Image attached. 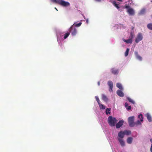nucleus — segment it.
<instances>
[{"label": "nucleus", "instance_id": "nucleus-17", "mask_svg": "<svg viewBox=\"0 0 152 152\" xmlns=\"http://www.w3.org/2000/svg\"><path fill=\"white\" fill-rule=\"evenodd\" d=\"M122 90H117V94L118 95H124V93L122 91Z\"/></svg>", "mask_w": 152, "mask_h": 152}, {"label": "nucleus", "instance_id": "nucleus-38", "mask_svg": "<svg viewBox=\"0 0 152 152\" xmlns=\"http://www.w3.org/2000/svg\"><path fill=\"white\" fill-rule=\"evenodd\" d=\"M98 86H99V85H100V82H98Z\"/></svg>", "mask_w": 152, "mask_h": 152}, {"label": "nucleus", "instance_id": "nucleus-40", "mask_svg": "<svg viewBox=\"0 0 152 152\" xmlns=\"http://www.w3.org/2000/svg\"><path fill=\"white\" fill-rule=\"evenodd\" d=\"M55 9L57 10V11H58V10L56 8V7H55Z\"/></svg>", "mask_w": 152, "mask_h": 152}, {"label": "nucleus", "instance_id": "nucleus-1", "mask_svg": "<svg viewBox=\"0 0 152 152\" xmlns=\"http://www.w3.org/2000/svg\"><path fill=\"white\" fill-rule=\"evenodd\" d=\"M51 1L53 2L59 4L63 6L66 7L70 5L69 2L63 0H51Z\"/></svg>", "mask_w": 152, "mask_h": 152}, {"label": "nucleus", "instance_id": "nucleus-24", "mask_svg": "<svg viewBox=\"0 0 152 152\" xmlns=\"http://www.w3.org/2000/svg\"><path fill=\"white\" fill-rule=\"evenodd\" d=\"M110 108H107L106 109V110L105 111V113L107 115H108L110 113Z\"/></svg>", "mask_w": 152, "mask_h": 152}, {"label": "nucleus", "instance_id": "nucleus-23", "mask_svg": "<svg viewBox=\"0 0 152 152\" xmlns=\"http://www.w3.org/2000/svg\"><path fill=\"white\" fill-rule=\"evenodd\" d=\"M148 28L151 30H152V23H150L148 24L147 26Z\"/></svg>", "mask_w": 152, "mask_h": 152}, {"label": "nucleus", "instance_id": "nucleus-37", "mask_svg": "<svg viewBox=\"0 0 152 152\" xmlns=\"http://www.w3.org/2000/svg\"><path fill=\"white\" fill-rule=\"evenodd\" d=\"M95 1L98 2H101V0H95Z\"/></svg>", "mask_w": 152, "mask_h": 152}, {"label": "nucleus", "instance_id": "nucleus-20", "mask_svg": "<svg viewBox=\"0 0 152 152\" xmlns=\"http://www.w3.org/2000/svg\"><path fill=\"white\" fill-rule=\"evenodd\" d=\"M141 125V123L140 122V121H139V120H138L136 122H134V126H137L138 125Z\"/></svg>", "mask_w": 152, "mask_h": 152}, {"label": "nucleus", "instance_id": "nucleus-16", "mask_svg": "<svg viewBox=\"0 0 152 152\" xmlns=\"http://www.w3.org/2000/svg\"><path fill=\"white\" fill-rule=\"evenodd\" d=\"M112 3L113 4L115 7L117 9H118L120 8V6L118 4L116 3V2L115 1H113Z\"/></svg>", "mask_w": 152, "mask_h": 152}, {"label": "nucleus", "instance_id": "nucleus-30", "mask_svg": "<svg viewBox=\"0 0 152 152\" xmlns=\"http://www.w3.org/2000/svg\"><path fill=\"white\" fill-rule=\"evenodd\" d=\"M96 101H97L98 104H99L100 103V100L99 99V98L97 96H96Z\"/></svg>", "mask_w": 152, "mask_h": 152}, {"label": "nucleus", "instance_id": "nucleus-8", "mask_svg": "<svg viewBox=\"0 0 152 152\" xmlns=\"http://www.w3.org/2000/svg\"><path fill=\"white\" fill-rule=\"evenodd\" d=\"M124 123V121L123 120H120L117 123L116 125V127L117 128H119L121 127L123 125Z\"/></svg>", "mask_w": 152, "mask_h": 152}, {"label": "nucleus", "instance_id": "nucleus-14", "mask_svg": "<svg viewBox=\"0 0 152 152\" xmlns=\"http://www.w3.org/2000/svg\"><path fill=\"white\" fill-rule=\"evenodd\" d=\"M133 138L132 137H129L127 139V142L128 143L130 144L132 143Z\"/></svg>", "mask_w": 152, "mask_h": 152}, {"label": "nucleus", "instance_id": "nucleus-6", "mask_svg": "<svg viewBox=\"0 0 152 152\" xmlns=\"http://www.w3.org/2000/svg\"><path fill=\"white\" fill-rule=\"evenodd\" d=\"M108 86H109V91L110 92L113 91V84L112 82L110 80L108 81L107 83Z\"/></svg>", "mask_w": 152, "mask_h": 152}, {"label": "nucleus", "instance_id": "nucleus-11", "mask_svg": "<svg viewBox=\"0 0 152 152\" xmlns=\"http://www.w3.org/2000/svg\"><path fill=\"white\" fill-rule=\"evenodd\" d=\"M132 35V37L131 38L128 39H123V40L124 42H126L127 43H130L132 44V38H133V37L132 35V34H131Z\"/></svg>", "mask_w": 152, "mask_h": 152}, {"label": "nucleus", "instance_id": "nucleus-29", "mask_svg": "<svg viewBox=\"0 0 152 152\" xmlns=\"http://www.w3.org/2000/svg\"><path fill=\"white\" fill-rule=\"evenodd\" d=\"M145 12V9H143L141 10L140 12V14L142 15L144 14Z\"/></svg>", "mask_w": 152, "mask_h": 152}, {"label": "nucleus", "instance_id": "nucleus-36", "mask_svg": "<svg viewBox=\"0 0 152 152\" xmlns=\"http://www.w3.org/2000/svg\"><path fill=\"white\" fill-rule=\"evenodd\" d=\"M124 105L126 107H127L129 106L128 104L127 103H125Z\"/></svg>", "mask_w": 152, "mask_h": 152}, {"label": "nucleus", "instance_id": "nucleus-39", "mask_svg": "<svg viewBox=\"0 0 152 152\" xmlns=\"http://www.w3.org/2000/svg\"><path fill=\"white\" fill-rule=\"evenodd\" d=\"M86 22L88 23V19L86 20Z\"/></svg>", "mask_w": 152, "mask_h": 152}, {"label": "nucleus", "instance_id": "nucleus-42", "mask_svg": "<svg viewBox=\"0 0 152 152\" xmlns=\"http://www.w3.org/2000/svg\"><path fill=\"white\" fill-rule=\"evenodd\" d=\"M151 18H152V15L151 16Z\"/></svg>", "mask_w": 152, "mask_h": 152}, {"label": "nucleus", "instance_id": "nucleus-4", "mask_svg": "<svg viewBox=\"0 0 152 152\" xmlns=\"http://www.w3.org/2000/svg\"><path fill=\"white\" fill-rule=\"evenodd\" d=\"M142 39V36L141 33H139L135 39V42L138 43Z\"/></svg>", "mask_w": 152, "mask_h": 152}, {"label": "nucleus", "instance_id": "nucleus-9", "mask_svg": "<svg viewBox=\"0 0 152 152\" xmlns=\"http://www.w3.org/2000/svg\"><path fill=\"white\" fill-rule=\"evenodd\" d=\"M118 140L120 142L121 145L122 147H124L125 146V142L123 139L120 138H118Z\"/></svg>", "mask_w": 152, "mask_h": 152}, {"label": "nucleus", "instance_id": "nucleus-18", "mask_svg": "<svg viewBox=\"0 0 152 152\" xmlns=\"http://www.w3.org/2000/svg\"><path fill=\"white\" fill-rule=\"evenodd\" d=\"M124 135H129L131 134V131L129 130H124Z\"/></svg>", "mask_w": 152, "mask_h": 152}, {"label": "nucleus", "instance_id": "nucleus-41", "mask_svg": "<svg viewBox=\"0 0 152 152\" xmlns=\"http://www.w3.org/2000/svg\"><path fill=\"white\" fill-rule=\"evenodd\" d=\"M119 96H121V97H123V96H121V95Z\"/></svg>", "mask_w": 152, "mask_h": 152}, {"label": "nucleus", "instance_id": "nucleus-34", "mask_svg": "<svg viewBox=\"0 0 152 152\" xmlns=\"http://www.w3.org/2000/svg\"><path fill=\"white\" fill-rule=\"evenodd\" d=\"M130 1V0H123V1H124V3H126L129 1Z\"/></svg>", "mask_w": 152, "mask_h": 152}, {"label": "nucleus", "instance_id": "nucleus-21", "mask_svg": "<svg viewBox=\"0 0 152 152\" xmlns=\"http://www.w3.org/2000/svg\"><path fill=\"white\" fill-rule=\"evenodd\" d=\"M138 118L140 119L141 121H143V117L142 114H140L138 115Z\"/></svg>", "mask_w": 152, "mask_h": 152}, {"label": "nucleus", "instance_id": "nucleus-27", "mask_svg": "<svg viewBox=\"0 0 152 152\" xmlns=\"http://www.w3.org/2000/svg\"><path fill=\"white\" fill-rule=\"evenodd\" d=\"M127 98L128 100H129V101L130 102L132 103H133L134 104H135L133 100H132V99H131L129 97H127Z\"/></svg>", "mask_w": 152, "mask_h": 152}, {"label": "nucleus", "instance_id": "nucleus-7", "mask_svg": "<svg viewBox=\"0 0 152 152\" xmlns=\"http://www.w3.org/2000/svg\"><path fill=\"white\" fill-rule=\"evenodd\" d=\"M111 72L114 75L118 74L119 72L118 69L115 68H112L111 69Z\"/></svg>", "mask_w": 152, "mask_h": 152}, {"label": "nucleus", "instance_id": "nucleus-32", "mask_svg": "<svg viewBox=\"0 0 152 152\" xmlns=\"http://www.w3.org/2000/svg\"><path fill=\"white\" fill-rule=\"evenodd\" d=\"M150 141L152 143V144L151 145V147L150 148V151L151 152H152V139H150Z\"/></svg>", "mask_w": 152, "mask_h": 152}, {"label": "nucleus", "instance_id": "nucleus-33", "mask_svg": "<svg viewBox=\"0 0 152 152\" xmlns=\"http://www.w3.org/2000/svg\"><path fill=\"white\" fill-rule=\"evenodd\" d=\"M126 108L128 110H129L131 109V106H128Z\"/></svg>", "mask_w": 152, "mask_h": 152}, {"label": "nucleus", "instance_id": "nucleus-12", "mask_svg": "<svg viewBox=\"0 0 152 152\" xmlns=\"http://www.w3.org/2000/svg\"><path fill=\"white\" fill-rule=\"evenodd\" d=\"M134 54L136 57V58L140 61H141L142 60V57L139 55L137 51H135L134 52Z\"/></svg>", "mask_w": 152, "mask_h": 152}, {"label": "nucleus", "instance_id": "nucleus-25", "mask_svg": "<svg viewBox=\"0 0 152 152\" xmlns=\"http://www.w3.org/2000/svg\"><path fill=\"white\" fill-rule=\"evenodd\" d=\"M103 100L105 102H107L108 99L106 96H103L102 97Z\"/></svg>", "mask_w": 152, "mask_h": 152}, {"label": "nucleus", "instance_id": "nucleus-26", "mask_svg": "<svg viewBox=\"0 0 152 152\" xmlns=\"http://www.w3.org/2000/svg\"><path fill=\"white\" fill-rule=\"evenodd\" d=\"M129 49L128 48H127L126 51H125V56L126 57L129 54Z\"/></svg>", "mask_w": 152, "mask_h": 152}, {"label": "nucleus", "instance_id": "nucleus-15", "mask_svg": "<svg viewBox=\"0 0 152 152\" xmlns=\"http://www.w3.org/2000/svg\"><path fill=\"white\" fill-rule=\"evenodd\" d=\"M145 116L147 117L148 120L150 122H151V117L150 115L148 113H147L145 115Z\"/></svg>", "mask_w": 152, "mask_h": 152}, {"label": "nucleus", "instance_id": "nucleus-10", "mask_svg": "<svg viewBox=\"0 0 152 152\" xmlns=\"http://www.w3.org/2000/svg\"><path fill=\"white\" fill-rule=\"evenodd\" d=\"M124 131H121L118 134V138H120L123 139L124 137Z\"/></svg>", "mask_w": 152, "mask_h": 152}, {"label": "nucleus", "instance_id": "nucleus-28", "mask_svg": "<svg viewBox=\"0 0 152 152\" xmlns=\"http://www.w3.org/2000/svg\"><path fill=\"white\" fill-rule=\"evenodd\" d=\"M70 33L67 32L64 34V39H66L69 35Z\"/></svg>", "mask_w": 152, "mask_h": 152}, {"label": "nucleus", "instance_id": "nucleus-5", "mask_svg": "<svg viewBox=\"0 0 152 152\" xmlns=\"http://www.w3.org/2000/svg\"><path fill=\"white\" fill-rule=\"evenodd\" d=\"M70 30L72 35L75 36L76 34L77 33L76 29L75 28H74L73 26H72L70 27Z\"/></svg>", "mask_w": 152, "mask_h": 152}, {"label": "nucleus", "instance_id": "nucleus-13", "mask_svg": "<svg viewBox=\"0 0 152 152\" xmlns=\"http://www.w3.org/2000/svg\"><path fill=\"white\" fill-rule=\"evenodd\" d=\"M128 13L131 15H133L134 14V12L132 8H129L127 10Z\"/></svg>", "mask_w": 152, "mask_h": 152}, {"label": "nucleus", "instance_id": "nucleus-2", "mask_svg": "<svg viewBox=\"0 0 152 152\" xmlns=\"http://www.w3.org/2000/svg\"><path fill=\"white\" fill-rule=\"evenodd\" d=\"M117 122V120L115 118L111 116L109 117L108 118V123L111 126H114L115 124Z\"/></svg>", "mask_w": 152, "mask_h": 152}, {"label": "nucleus", "instance_id": "nucleus-3", "mask_svg": "<svg viewBox=\"0 0 152 152\" xmlns=\"http://www.w3.org/2000/svg\"><path fill=\"white\" fill-rule=\"evenodd\" d=\"M134 116L130 117L128 118V123L129 126L131 127H134Z\"/></svg>", "mask_w": 152, "mask_h": 152}, {"label": "nucleus", "instance_id": "nucleus-31", "mask_svg": "<svg viewBox=\"0 0 152 152\" xmlns=\"http://www.w3.org/2000/svg\"><path fill=\"white\" fill-rule=\"evenodd\" d=\"M82 24V23L81 22H80L79 23L76 24L75 26L76 27H79L81 26Z\"/></svg>", "mask_w": 152, "mask_h": 152}, {"label": "nucleus", "instance_id": "nucleus-22", "mask_svg": "<svg viewBox=\"0 0 152 152\" xmlns=\"http://www.w3.org/2000/svg\"><path fill=\"white\" fill-rule=\"evenodd\" d=\"M99 105V107L101 109H105V107L103 105L101 104L100 103L98 104Z\"/></svg>", "mask_w": 152, "mask_h": 152}, {"label": "nucleus", "instance_id": "nucleus-35", "mask_svg": "<svg viewBox=\"0 0 152 152\" xmlns=\"http://www.w3.org/2000/svg\"><path fill=\"white\" fill-rule=\"evenodd\" d=\"M125 7L126 8H128L129 7V5L126 4L125 5Z\"/></svg>", "mask_w": 152, "mask_h": 152}, {"label": "nucleus", "instance_id": "nucleus-19", "mask_svg": "<svg viewBox=\"0 0 152 152\" xmlns=\"http://www.w3.org/2000/svg\"><path fill=\"white\" fill-rule=\"evenodd\" d=\"M116 86L117 87L120 89L123 90L122 86V85L121 83H117L116 84Z\"/></svg>", "mask_w": 152, "mask_h": 152}]
</instances>
